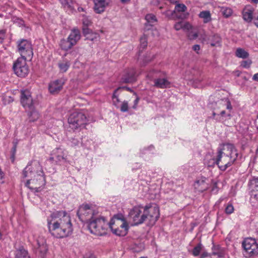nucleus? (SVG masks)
<instances>
[{"instance_id":"obj_1","label":"nucleus","mask_w":258,"mask_h":258,"mask_svg":"<svg viewBox=\"0 0 258 258\" xmlns=\"http://www.w3.org/2000/svg\"><path fill=\"white\" fill-rule=\"evenodd\" d=\"M49 232L56 238H63L73 232V225L70 214L65 211L52 213L47 219Z\"/></svg>"},{"instance_id":"obj_2","label":"nucleus","mask_w":258,"mask_h":258,"mask_svg":"<svg viewBox=\"0 0 258 258\" xmlns=\"http://www.w3.org/2000/svg\"><path fill=\"white\" fill-rule=\"evenodd\" d=\"M22 176L28 178L25 185L34 192L40 191L45 184L42 167L37 161L32 162L25 168Z\"/></svg>"},{"instance_id":"obj_3","label":"nucleus","mask_w":258,"mask_h":258,"mask_svg":"<svg viewBox=\"0 0 258 258\" xmlns=\"http://www.w3.org/2000/svg\"><path fill=\"white\" fill-rule=\"evenodd\" d=\"M238 155V151L233 144H223L218 149L217 165L220 170L225 171L235 162Z\"/></svg>"},{"instance_id":"obj_4","label":"nucleus","mask_w":258,"mask_h":258,"mask_svg":"<svg viewBox=\"0 0 258 258\" xmlns=\"http://www.w3.org/2000/svg\"><path fill=\"white\" fill-rule=\"evenodd\" d=\"M108 227V223L104 218H92L88 224L91 233L98 236L105 234Z\"/></svg>"},{"instance_id":"obj_5","label":"nucleus","mask_w":258,"mask_h":258,"mask_svg":"<svg viewBox=\"0 0 258 258\" xmlns=\"http://www.w3.org/2000/svg\"><path fill=\"white\" fill-rule=\"evenodd\" d=\"M109 227L114 234L118 236H124L127 233L128 225L123 218L114 216L108 223Z\"/></svg>"},{"instance_id":"obj_6","label":"nucleus","mask_w":258,"mask_h":258,"mask_svg":"<svg viewBox=\"0 0 258 258\" xmlns=\"http://www.w3.org/2000/svg\"><path fill=\"white\" fill-rule=\"evenodd\" d=\"M144 207H134L129 212L130 221L132 225H138L146 221V216L144 214Z\"/></svg>"},{"instance_id":"obj_7","label":"nucleus","mask_w":258,"mask_h":258,"mask_svg":"<svg viewBox=\"0 0 258 258\" xmlns=\"http://www.w3.org/2000/svg\"><path fill=\"white\" fill-rule=\"evenodd\" d=\"M144 213L146 217V221H148V224L153 225L159 217V208L156 205H147L143 208Z\"/></svg>"},{"instance_id":"obj_8","label":"nucleus","mask_w":258,"mask_h":258,"mask_svg":"<svg viewBox=\"0 0 258 258\" xmlns=\"http://www.w3.org/2000/svg\"><path fill=\"white\" fill-rule=\"evenodd\" d=\"M68 123L71 128L75 130L86 123V117L82 112H74L69 117Z\"/></svg>"},{"instance_id":"obj_9","label":"nucleus","mask_w":258,"mask_h":258,"mask_svg":"<svg viewBox=\"0 0 258 258\" xmlns=\"http://www.w3.org/2000/svg\"><path fill=\"white\" fill-rule=\"evenodd\" d=\"M18 50L21 57L28 58L31 60L33 55V49L31 43L26 39L18 42Z\"/></svg>"},{"instance_id":"obj_10","label":"nucleus","mask_w":258,"mask_h":258,"mask_svg":"<svg viewBox=\"0 0 258 258\" xmlns=\"http://www.w3.org/2000/svg\"><path fill=\"white\" fill-rule=\"evenodd\" d=\"M28 58L19 57L13 64L14 71L18 77H25L29 73V68L26 63Z\"/></svg>"},{"instance_id":"obj_11","label":"nucleus","mask_w":258,"mask_h":258,"mask_svg":"<svg viewBox=\"0 0 258 258\" xmlns=\"http://www.w3.org/2000/svg\"><path fill=\"white\" fill-rule=\"evenodd\" d=\"M242 247L246 256L250 257L258 254V244L253 239H245L242 242Z\"/></svg>"},{"instance_id":"obj_12","label":"nucleus","mask_w":258,"mask_h":258,"mask_svg":"<svg viewBox=\"0 0 258 258\" xmlns=\"http://www.w3.org/2000/svg\"><path fill=\"white\" fill-rule=\"evenodd\" d=\"M68 153L63 148H56L52 150L49 160L56 164L66 162L67 160Z\"/></svg>"},{"instance_id":"obj_13","label":"nucleus","mask_w":258,"mask_h":258,"mask_svg":"<svg viewBox=\"0 0 258 258\" xmlns=\"http://www.w3.org/2000/svg\"><path fill=\"white\" fill-rule=\"evenodd\" d=\"M21 102L24 107L32 109L34 102L29 91H24L21 92Z\"/></svg>"},{"instance_id":"obj_14","label":"nucleus","mask_w":258,"mask_h":258,"mask_svg":"<svg viewBox=\"0 0 258 258\" xmlns=\"http://www.w3.org/2000/svg\"><path fill=\"white\" fill-rule=\"evenodd\" d=\"M93 2L94 11L97 14H101L109 5L111 0H93Z\"/></svg>"},{"instance_id":"obj_15","label":"nucleus","mask_w":258,"mask_h":258,"mask_svg":"<svg viewBox=\"0 0 258 258\" xmlns=\"http://www.w3.org/2000/svg\"><path fill=\"white\" fill-rule=\"evenodd\" d=\"M64 82L62 80H56L51 82L49 85V90L51 94L57 93L62 89Z\"/></svg>"},{"instance_id":"obj_16","label":"nucleus","mask_w":258,"mask_h":258,"mask_svg":"<svg viewBox=\"0 0 258 258\" xmlns=\"http://www.w3.org/2000/svg\"><path fill=\"white\" fill-rule=\"evenodd\" d=\"M93 214V210L91 207L88 205H83L81 206L77 212V215L80 219L84 217H87Z\"/></svg>"},{"instance_id":"obj_17","label":"nucleus","mask_w":258,"mask_h":258,"mask_svg":"<svg viewBox=\"0 0 258 258\" xmlns=\"http://www.w3.org/2000/svg\"><path fill=\"white\" fill-rule=\"evenodd\" d=\"M250 183L251 185L250 198L258 202V177L252 179Z\"/></svg>"},{"instance_id":"obj_18","label":"nucleus","mask_w":258,"mask_h":258,"mask_svg":"<svg viewBox=\"0 0 258 258\" xmlns=\"http://www.w3.org/2000/svg\"><path fill=\"white\" fill-rule=\"evenodd\" d=\"M186 7L184 5L177 4L175 6L172 15L174 14L179 19H183L186 18V15L183 13L186 10Z\"/></svg>"},{"instance_id":"obj_19","label":"nucleus","mask_w":258,"mask_h":258,"mask_svg":"<svg viewBox=\"0 0 258 258\" xmlns=\"http://www.w3.org/2000/svg\"><path fill=\"white\" fill-rule=\"evenodd\" d=\"M36 247L42 255H44L47 250V247L46 244L45 240L42 237H39L36 240Z\"/></svg>"},{"instance_id":"obj_20","label":"nucleus","mask_w":258,"mask_h":258,"mask_svg":"<svg viewBox=\"0 0 258 258\" xmlns=\"http://www.w3.org/2000/svg\"><path fill=\"white\" fill-rule=\"evenodd\" d=\"M67 38L75 45L81 38L80 31L77 29H73Z\"/></svg>"},{"instance_id":"obj_21","label":"nucleus","mask_w":258,"mask_h":258,"mask_svg":"<svg viewBox=\"0 0 258 258\" xmlns=\"http://www.w3.org/2000/svg\"><path fill=\"white\" fill-rule=\"evenodd\" d=\"M253 10L252 7L249 6L245 7L242 12L243 19L247 22H251L252 20H253Z\"/></svg>"},{"instance_id":"obj_22","label":"nucleus","mask_w":258,"mask_h":258,"mask_svg":"<svg viewBox=\"0 0 258 258\" xmlns=\"http://www.w3.org/2000/svg\"><path fill=\"white\" fill-rule=\"evenodd\" d=\"M121 80L123 83H125L135 82L136 80L135 70L134 69H132L122 77Z\"/></svg>"},{"instance_id":"obj_23","label":"nucleus","mask_w":258,"mask_h":258,"mask_svg":"<svg viewBox=\"0 0 258 258\" xmlns=\"http://www.w3.org/2000/svg\"><path fill=\"white\" fill-rule=\"evenodd\" d=\"M170 83L165 78H158L154 80V86L161 89L167 88L170 87Z\"/></svg>"},{"instance_id":"obj_24","label":"nucleus","mask_w":258,"mask_h":258,"mask_svg":"<svg viewBox=\"0 0 258 258\" xmlns=\"http://www.w3.org/2000/svg\"><path fill=\"white\" fill-rule=\"evenodd\" d=\"M209 42L212 46H219L221 45V38L220 36L216 34L210 36L208 39Z\"/></svg>"},{"instance_id":"obj_25","label":"nucleus","mask_w":258,"mask_h":258,"mask_svg":"<svg viewBox=\"0 0 258 258\" xmlns=\"http://www.w3.org/2000/svg\"><path fill=\"white\" fill-rule=\"evenodd\" d=\"M71 66L70 61L67 59H63L58 63V67L61 73L66 72Z\"/></svg>"},{"instance_id":"obj_26","label":"nucleus","mask_w":258,"mask_h":258,"mask_svg":"<svg viewBox=\"0 0 258 258\" xmlns=\"http://www.w3.org/2000/svg\"><path fill=\"white\" fill-rule=\"evenodd\" d=\"M16 258H30L27 250L23 247H20L15 251Z\"/></svg>"},{"instance_id":"obj_27","label":"nucleus","mask_w":258,"mask_h":258,"mask_svg":"<svg viewBox=\"0 0 258 258\" xmlns=\"http://www.w3.org/2000/svg\"><path fill=\"white\" fill-rule=\"evenodd\" d=\"M60 47L64 50L67 51L71 49L74 45L72 42L67 38L61 39L59 43Z\"/></svg>"},{"instance_id":"obj_28","label":"nucleus","mask_w":258,"mask_h":258,"mask_svg":"<svg viewBox=\"0 0 258 258\" xmlns=\"http://www.w3.org/2000/svg\"><path fill=\"white\" fill-rule=\"evenodd\" d=\"M199 17L203 19L204 23H208L212 20L211 15L209 11H203L200 13Z\"/></svg>"},{"instance_id":"obj_29","label":"nucleus","mask_w":258,"mask_h":258,"mask_svg":"<svg viewBox=\"0 0 258 258\" xmlns=\"http://www.w3.org/2000/svg\"><path fill=\"white\" fill-rule=\"evenodd\" d=\"M145 19L147 21L146 23V28L148 26H153L157 22L156 16L152 14H147L145 17Z\"/></svg>"},{"instance_id":"obj_30","label":"nucleus","mask_w":258,"mask_h":258,"mask_svg":"<svg viewBox=\"0 0 258 258\" xmlns=\"http://www.w3.org/2000/svg\"><path fill=\"white\" fill-rule=\"evenodd\" d=\"M194 186L200 192H203L207 188V184L204 180H197L194 184Z\"/></svg>"},{"instance_id":"obj_31","label":"nucleus","mask_w":258,"mask_h":258,"mask_svg":"<svg viewBox=\"0 0 258 258\" xmlns=\"http://www.w3.org/2000/svg\"><path fill=\"white\" fill-rule=\"evenodd\" d=\"M235 55L237 57L241 58L243 59L246 58L249 56L248 52L245 51L244 49L241 48H238L235 51Z\"/></svg>"},{"instance_id":"obj_32","label":"nucleus","mask_w":258,"mask_h":258,"mask_svg":"<svg viewBox=\"0 0 258 258\" xmlns=\"http://www.w3.org/2000/svg\"><path fill=\"white\" fill-rule=\"evenodd\" d=\"M213 116L217 120L221 121V120L224 119V118L227 116L229 118L231 117V115L230 113H226L225 110H222L221 111L219 114H216L215 112H213Z\"/></svg>"},{"instance_id":"obj_33","label":"nucleus","mask_w":258,"mask_h":258,"mask_svg":"<svg viewBox=\"0 0 258 258\" xmlns=\"http://www.w3.org/2000/svg\"><path fill=\"white\" fill-rule=\"evenodd\" d=\"M220 12L225 18H228L231 16L233 12L231 8L225 7L221 8Z\"/></svg>"},{"instance_id":"obj_34","label":"nucleus","mask_w":258,"mask_h":258,"mask_svg":"<svg viewBox=\"0 0 258 258\" xmlns=\"http://www.w3.org/2000/svg\"><path fill=\"white\" fill-rule=\"evenodd\" d=\"M39 114L36 110H32L29 114V118L30 121H35L39 118Z\"/></svg>"},{"instance_id":"obj_35","label":"nucleus","mask_w":258,"mask_h":258,"mask_svg":"<svg viewBox=\"0 0 258 258\" xmlns=\"http://www.w3.org/2000/svg\"><path fill=\"white\" fill-rule=\"evenodd\" d=\"M120 87H119L117 88L114 92L112 99L113 101V104L114 106H115L116 107L119 108V103H120V100L118 98V97L117 95H116L117 91L120 89Z\"/></svg>"},{"instance_id":"obj_36","label":"nucleus","mask_w":258,"mask_h":258,"mask_svg":"<svg viewBox=\"0 0 258 258\" xmlns=\"http://www.w3.org/2000/svg\"><path fill=\"white\" fill-rule=\"evenodd\" d=\"M154 57V55L150 53L148 55L145 56L143 60H141L140 62L142 66H144L151 61Z\"/></svg>"},{"instance_id":"obj_37","label":"nucleus","mask_w":258,"mask_h":258,"mask_svg":"<svg viewBox=\"0 0 258 258\" xmlns=\"http://www.w3.org/2000/svg\"><path fill=\"white\" fill-rule=\"evenodd\" d=\"M61 3L62 5L64 8H67L70 10L74 9L73 7V0H59Z\"/></svg>"},{"instance_id":"obj_38","label":"nucleus","mask_w":258,"mask_h":258,"mask_svg":"<svg viewBox=\"0 0 258 258\" xmlns=\"http://www.w3.org/2000/svg\"><path fill=\"white\" fill-rule=\"evenodd\" d=\"M205 163L209 167H213L215 164H217V158L216 159L214 158L209 159L208 156H207L205 159Z\"/></svg>"},{"instance_id":"obj_39","label":"nucleus","mask_w":258,"mask_h":258,"mask_svg":"<svg viewBox=\"0 0 258 258\" xmlns=\"http://www.w3.org/2000/svg\"><path fill=\"white\" fill-rule=\"evenodd\" d=\"M202 245L201 243L198 244L193 249L192 251V254L195 256L199 255L202 250Z\"/></svg>"},{"instance_id":"obj_40","label":"nucleus","mask_w":258,"mask_h":258,"mask_svg":"<svg viewBox=\"0 0 258 258\" xmlns=\"http://www.w3.org/2000/svg\"><path fill=\"white\" fill-rule=\"evenodd\" d=\"M82 23L84 27H85L90 26L92 22L91 19L88 17L83 16L82 19Z\"/></svg>"},{"instance_id":"obj_41","label":"nucleus","mask_w":258,"mask_h":258,"mask_svg":"<svg viewBox=\"0 0 258 258\" xmlns=\"http://www.w3.org/2000/svg\"><path fill=\"white\" fill-rule=\"evenodd\" d=\"M192 28V26L187 22L182 21V30L185 32H189Z\"/></svg>"},{"instance_id":"obj_42","label":"nucleus","mask_w":258,"mask_h":258,"mask_svg":"<svg viewBox=\"0 0 258 258\" xmlns=\"http://www.w3.org/2000/svg\"><path fill=\"white\" fill-rule=\"evenodd\" d=\"M120 111L122 112H127L128 110V103L127 101H124L122 102L120 107Z\"/></svg>"},{"instance_id":"obj_43","label":"nucleus","mask_w":258,"mask_h":258,"mask_svg":"<svg viewBox=\"0 0 258 258\" xmlns=\"http://www.w3.org/2000/svg\"><path fill=\"white\" fill-rule=\"evenodd\" d=\"M147 45V37L144 35L140 38V46L144 49Z\"/></svg>"},{"instance_id":"obj_44","label":"nucleus","mask_w":258,"mask_h":258,"mask_svg":"<svg viewBox=\"0 0 258 258\" xmlns=\"http://www.w3.org/2000/svg\"><path fill=\"white\" fill-rule=\"evenodd\" d=\"M234 211V207L231 204H228L225 208V213L227 214H231Z\"/></svg>"},{"instance_id":"obj_45","label":"nucleus","mask_w":258,"mask_h":258,"mask_svg":"<svg viewBox=\"0 0 258 258\" xmlns=\"http://www.w3.org/2000/svg\"><path fill=\"white\" fill-rule=\"evenodd\" d=\"M149 34H151L154 38H158L160 36V33L159 31L156 28L152 29L149 33Z\"/></svg>"},{"instance_id":"obj_46","label":"nucleus","mask_w":258,"mask_h":258,"mask_svg":"<svg viewBox=\"0 0 258 258\" xmlns=\"http://www.w3.org/2000/svg\"><path fill=\"white\" fill-rule=\"evenodd\" d=\"M252 62L250 60H246L242 61L241 62V66L244 68H249Z\"/></svg>"},{"instance_id":"obj_47","label":"nucleus","mask_w":258,"mask_h":258,"mask_svg":"<svg viewBox=\"0 0 258 258\" xmlns=\"http://www.w3.org/2000/svg\"><path fill=\"white\" fill-rule=\"evenodd\" d=\"M198 36L197 32H189L188 34V37L190 40L196 39Z\"/></svg>"},{"instance_id":"obj_48","label":"nucleus","mask_w":258,"mask_h":258,"mask_svg":"<svg viewBox=\"0 0 258 258\" xmlns=\"http://www.w3.org/2000/svg\"><path fill=\"white\" fill-rule=\"evenodd\" d=\"M182 21H180L176 23L174 25V28L176 30L178 31L182 29Z\"/></svg>"},{"instance_id":"obj_49","label":"nucleus","mask_w":258,"mask_h":258,"mask_svg":"<svg viewBox=\"0 0 258 258\" xmlns=\"http://www.w3.org/2000/svg\"><path fill=\"white\" fill-rule=\"evenodd\" d=\"M72 146H78L80 144V142L76 139L72 138L71 140Z\"/></svg>"},{"instance_id":"obj_50","label":"nucleus","mask_w":258,"mask_h":258,"mask_svg":"<svg viewBox=\"0 0 258 258\" xmlns=\"http://www.w3.org/2000/svg\"><path fill=\"white\" fill-rule=\"evenodd\" d=\"M5 31L3 30H0V43H2L5 37Z\"/></svg>"},{"instance_id":"obj_51","label":"nucleus","mask_w":258,"mask_h":258,"mask_svg":"<svg viewBox=\"0 0 258 258\" xmlns=\"http://www.w3.org/2000/svg\"><path fill=\"white\" fill-rule=\"evenodd\" d=\"M99 36L97 34H93V36H87V38L91 40L92 41L94 40L95 39H96L98 38Z\"/></svg>"},{"instance_id":"obj_52","label":"nucleus","mask_w":258,"mask_h":258,"mask_svg":"<svg viewBox=\"0 0 258 258\" xmlns=\"http://www.w3.org/2000/svg\"><path fill=\"white\" fill-rule=\"evenodd\" d=\"M83 31L85 35H89L92 32V31L87 27H83Z\"/></svg>"},{"instance_id":"obj_53","label":"nucleus","mask_w":258,"mask_h":258,"mask_svg":"<svg viewBox=\"0 0 258 258\" xmlns=\"http://www.w3.org/2000/svg\"><path fill=\"white\" fill-rule=\"evenodd\" d=\"M4 173L2 171L1 168H0V183H4Z\"/></svg>"},{"instance_id":"obj_54","label":"nucleus","mask_w":258,"mask_h":258,"mask_svg":"<svg viewBox=\"0 0 258 258\" xmlns=\"http://www.w3.org/2000/svg\"><path fill=\"white\" fill-rule=\"evenodd\" d=\"M253 23L258 28V14L253 16Z\"/></svg>"},{"instance_id":"obj_55","label":"nucleus","mask_w":258,"mask_h":258,"mask_svg":"<svg viewBox=\"0 0 258 258\" xmlns=\"http://www.w3.org/2000/svg\"><path fill=\"white\" fill-rule=\"evenodd\" d=\"M139 100H140L139 97L137 96L136 99L134 100V105L133 106V108H134V109L137 108V106L139 102Z\"/></svg>"},{"instance_id":"obj_56","label":"nucleus","mask_w":258,"mask_h":258,"mask_svg":"<svg viewBox=\"0 0 258 258\" xmlns=\"http://www.w3.org/2000/svg\"><path fill=\"white\" fill-rule=\"evenodd\" d=\"M192 49L197 53H199V51L200 50V46L198 44L194 45L192 46Z\"/></svg>"},{"instance_id":"obj_57","label":"nucleus","mask_w":258,"mask_h":258,"mask_svg":"<svg viewBox=\"0 0 258 258\" xmlns=\"http://www.w3.org/2000/svg\"><path fill=\"white\" fill-rule=\"evenodd\" d=\"M12 158L13 159V161H14L15 155V153L16 152V145H15L14 146V147H13V148L12 149Z\"/></svg>"},{"instance_id":"obj_58","label":"nucleus","mask_w":258,"mask_h":258,"mask_svg":"<svg viewBox=\"0 0 258 258\" xmlns=\"http://www.w3.org/2000/svg\"><path fill=\"white\" fill-rule=\"evenodd\" d=\"M157 73V71H155L154 70H153L152 71H150L149 72L147 75V77L149 78V79H152L153 78V76L152 75V73Z\"/></svg>"},{"instance_id":"obj_59","label":"nucleus","mask_w":258,"mask_h":258,"mask_svg":"<svg viewBox=\"0 0 258 258\" xmlns=\"http://www.w3.org/2000/svg\"><path fill=\"white\" fill-rule=\"evenodd\" d=\"M226 102V108L231 110L232 109V106L231 105V103L229 101H225Z\"/></svg>"},{"instance_id":"obj_60","label":"nucleus","mask_w":258,"mask_h":258,"mask_svg":"<svg viewBox=\"0 0 258 258\" xmlns=\"http://www.w3.org/2000/svg\"><path fill=\"white\" fill-rule=\"evenodd\" d=\"M83 258H95V257L91 253H89V254H86V255H85L84 256Z\"/></svg>"},{"instance_id":"obj_61","label":"nucleus","mask_w":258,"mask_h":258,"mask_svg":"<svg viewBox=\"0 0 258 258\" xmlns=\"http://www.w3.org/2000/svg\"><path fill=\"white\" fill-rule=\"evenodd\" d=\"M252 80L258 82V73L255 74L252 77Z\"/></svg>"},{"instance_id":"obj_62","label":"nucleus","mask_w":258,"mask_h":258,"mask_svg":"<svg viewBox=\"0 0 258 258\" xmlns=\"http://www.w3.org/2000/svg\"><path fill=\"white\" fill-rule=\"evenodd\" d=\"M212 254L214 255H218V256H221V253L219 251H213Z\"/></svg>"},{"instance_id":"obj_63","label":"nucleus","mask_w":258,"mask_h":258,"mask_svg":"<svg viewBox=\"0 0 258 258\" xmlns=\"http://www.w3.org/2000/svg\"><path fill=\"white\" fill-rule=\"evenodd\" d=\"M208 256V253L207 252H203L201 254L200 257L201 258H205Z\"/></svg>"},{"instance_id":"obj_64","label":"nucleus","mask_w":258,"mask_h":258,"mask_svg":"<svg viewBox=\"0 0 258 258\" xmlns=\"http://www.w3.org/2000/svg\"><path fill=\"white\" fill-rule=\"evenodd\" d=\"M248 2H250L251 3H254V4H257L258 3V0H247Z\"/></svg>"}]
</instances>
